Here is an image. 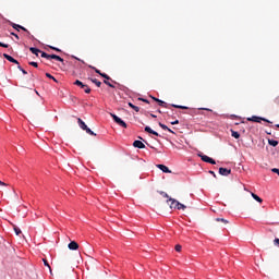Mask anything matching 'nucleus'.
Masks as SVG:
<instances>
[{
  "instance_id": "de8ad7c7",
  "label": "nucleus",
  "mask_w": 279,
  "mask_h": 279,
  "mask_svg": "<svg viewBox=\"0 0 279 279\" xmlns=\"http://www.w3.org/2000/svg\"><path fill=\"white\" fill-rule=\"evenodd\" d=\"M23 75H27V71H25L24 69L22 70Z\"/></svg>"
},
{
  "instance_id": "b1692460",
  "label": "nucleus",
  "mask_w": 279,
  "mask_h": 279,
  "mask_svg": "<svg viewBox=\"0 0 279 279\" xmlns=\"http://www.w3.org/2000/svg\"><path fill=\"white\" fill-rule=\"evenodd\" d=\"M90 69H94V71H95V73H97L98 75H104V73H101V71L100 70H97V68H95V66H89Z\"/></svg>"
},
{
  "instance_id": "a19ab883",
  "label": "nucleus",
  "mask_w": 279,
  "mask_h": 279,
  "mask_svg": "<svg viewBox=\"0 0 279 279\" xmlns=\"http://www.w3.org/2000/svg\"><path fill=\"white\" fill-rule=\"evenodd\" d=\"M199 110H207V112H213V109H208V108H199Z\"/></svg>"
},
{
  "instance_id": "aec40b11",
  "label": "nucleus",
  "mask_w": 279,
  "mask_h": 279,
  "mask_svg": "<svg viewBox=\"0 0 279 279\" xmlns=\"http://www.w3.org/2000/svg\"><path fill=\"white\" fill-rule=\"evenodd\" d=\"M93 84H95L98 88H101V82L97 78H92Z\"/></svg>"
},
{
  "instance_id": "39448f33",
  "label": "nucleus",
  "mask_w": 279,
  "mask_h": 279,
  "mask_svg": "<svg viewBox=\"0 0 279 279\" xmlns=\"http://www.w3.org/2000/svg\"><path fill=\"white\" fill-rule=\"evenodd\" d=\"M198 157L203 160V162H208L209 165H217V161H215V159L206 155L198 154Z\"/></svg>"
},
{
  "instance_id": "c9c22d12",
  "label": "nucleus",
  "mask_w": 279,
  "mask_h": 279,
  "mask_svg": "<svg viewBox=\"0 0 279 279\" xmlns=\"http://www.w3.org/2000/svg\"><path fill=\"white\" fill-rule=\"evenodd\" d=\"M0 47H3L4 49H8V47H10V45L3 44V43L0 41Z\"/></svg>"
},
{
  "instance_id": "49530a36",
  "label": "nucleus",
  "mask_w": 279,
  "mask_h": 279,
  "mask_svg": "<svg viewBox=\"0 0 279 279\" xmlns=\"http://www.w3.org/2000/svg\"><path fill=\"white\" fill-rule=\"evenodd\" d=\"M167 132H170L171 134H175V132H173V130L171 129L167 130Z\"/></svg>"
},
{
  "instance_id": "f03ea898",
  "label": "nucleus",
  "mask_w": 279,
  "mask_h": 279,
  "mask_svg": "<svg viewBox=\"0 0 279 279\" xmlns=\"http://www.w3.org/2000/svg\"><path fill=\"white\" fill-rule=\"evenodd\" d=\"M110 117L113 119V121L120 125L121 128H128V123L125 121L121 120L117 114L110 113Z\"/></svg>"
},
{
  "instance_id": "72a5a7b5",
  "label": "nucleus",
  "mask_w": 279,
  "mask_h": 279,
  "mask_svg": "<svg viewBox=\"0 0 279 279\" xmlns=\"http://www.w3.org/2000/svg\"><path fill=\"white\" fill-rule=\"evenodd\" d=\"M160 195H162V197H166L167 199H169V194H167V192H160Z\"/></svg>"
},
{
  "instance_id": "ddd939ff",
  "label": "nucleus",
  "mask_w": 279,
  "mask_h": 279,
  "mask_svg": "<svg viewBox=\"0 0 279 279\" xmlns=\"http://www.w3.org/2000/svg\"><path fill=\"white\" fill-rule=\"evenodd\" d=\"M50 60H57L58 62H64V59H62L60 56H57V54H50Z\"/></svg>"
},
{
  "instance_id": "7ed1b4c3",
  "label": "nucleus",
  "mask_w": 279,
  "mask_h": 279,
  "mask_svg": "<svg viewBox=\"0 0 279 279\" xmlns=\"http://www.w3.org/2000/svg\"><path fill=\"white\" fill-rule=\"evenodd\" d=\"M75 86H80V88H83L84 89V93H86L87 95L90 94V87H88V85L82 83V81L80 80H76L74 82Z\"/></svg>"
},
{
  "instance_id": "f257e3e1",
  "label": "nucleus",
  "mask_w": 279,
  "mask_h": 279,
  "mask_svg": "<svg viewBox=\"0 0 279 279\" xmlns=\"http://www.w3.org/2000/svg\"><path fill=\"white\" fill-rule=\"evenodd\" d=\"M77 123L78 128H81V130H84L86 134H89V136H97V134L93 132V130H90L88 125H86L82 118H77Z\"/></svg>"
},
{
  "instance_id": "412c9836",
  "label": "nucleus",
  "mask_w": 279,
  "mask_h": 279,
  "mask_svg": "<svg viewBox=\"0 0 279 279\" xmlns=\"http://www.w3.org/2000/svg\"><path fill=\"white\" fill-rule=\"evenodd\" d=\"M172 108H179L180 110H189V107L186 106H180V105H171Z\"/></svg>"
},
{
  "instance_id": "2f4dec72",
  "label": "nucleus",
  "mask_w": 279,
  "mask_h": 279,
  "mask_svg": "<svg viewBox=\"0 0 279 279\" xmlns=\"http://www.w3.org/2000/svg\"><path fill=\"white\" fill-rule=\"evenodd\" d=\"M104 84H106L107 86H109L110 88H114V85H112L110 82L108 81H104Z\"/></svg>"
},
{
  "instance_id": "1a4fd4ad",
  "label": "nucleus",
  "mask_w": 279,
  "mask_h": 279,
  "mask_svg": "<svg viewBox=\"0 0 279 279\" xmlns=\"http://www.w3.org/2000/svg\"><path fill=\"white\" fill-rule=\"evenodd\" d=\"M133 147H136L137 149H145V144L138 140H136L134 143H133Z\"/></svg>"
},
{
  "instance_id": "423d86ee",
  "label": "nucleus",
  "mask_w": 279,
  "mask_h": 279,
  "mask_svg": "<svg viewBox=\"0 0 279 279\" xmlns=\"http://www.w3.org/2000/svg\"><path fill=\"white\" fill-rule=\"evenodd\" d=\"M219 173L220 175L228 177L232 173V170L227 168H219Z\"/></svg>"
},
{
  "instance_id": "473e14b6",
  "label": "nucleus",
  "mask_w": 279,
  "mask_h": 279,
  "mask_svg": "<svg viewBox=\"0 0 279 279\" xmlns=\"http://www.w3.org/2000/svg\"><path fill=\"white\" fill-rule=\"evenodd\" d=\"M145 132H147L148 134H151V133H154V130H151V128H149V126H146Z\"/></svg>"
},
{
  "instance_id": "c03bdc74",
  "label": "nucleus",
  "mask_w": 279,
  "mask_h": 279,
  "mask_svg": "<svg viewBox=\"0 0 279 279\" xmlns=\"http://www.w3.org/2000/svg\"><path fill=\"white\" fill-rule=\"evenodd\" d=\"M150 134H154V136H159L158 132H156V131H153V133H150Z\"/></svg>"
},
{
  "instance_id": "603ef678",
  "label": "nucleus",
  "mask_w": 279,
  "mask_h": 279,
  "mask_svg": "<svg viewBox=\"0 0 279 279\" xmlns=\"http://www.w3.org/2000/svg\"><path fill=\"white\" fill-rule=\"evenodd\" d=\"M153 99H154V101H156V99H158V98H156V97H153Z\"/></svg>"
},
{
  "instance_id": "5fc2aeb1",
  "label": "nucleus",
  "mask_w": 279,
  "mask_h": 279,
  "mask_svg": "<svg viewBox=\"0 0 279 279\" xmlns=\"http://www.w3.org/2000/svg\"><path fill=\"white\" fill-rule=\"evenodd\" d=\"M276 128H279V124H276Z\"/></svg>"
},
{
  "instance_id": "f8f14e48",
  "label": "nucleus",
  "mask_w": 279,
  "mask_h": 279,
  "mask_svg": "<svg viewBox=\"0 0 279 279\" xmlns=\"http://www.w3.org/2000/svg\"><path fill=\"white\" fill-rule=\"evenodd\" d=\"M157 169H160V171H162L163 173H171V170H169V168L165 165H157Z\"/></svg>"
},
{
  "instance_id": "bb28decb",
  "label": "nucleus",
  "mask_w": 279,
  "mask_h": 279,
  "mask_svg": "<svg viewBox=\"0 0 279 279\" xmlns=\"http://www.w3.org/2000/svg\"><path fill=\"white\" fill-rule=\"evenodd\" d=\"M31 66H35V69H38V62L31 61L28 62Z\"/></svg>"
},
{
  "instance_id": "58836bf2",
  "label": "nucleus",
  "mask_w": 279,
  "mask_h": 279,
  "mask_svg": "<svg viewBox=\"0 0 279 279\" xmlns=\"http://www.w3.org/2000/svg\"><path fill=\"white\" fill-rule=\"evenodd\" d=\"M138 101H144V104H149V100H147L145 98H138Z\"/></svg>"
},
{
  "instance_id": "a211bd4d",
  "label": "nucleus",
  "mask_w": 279,
  "mask_h": 279,
  "mask_svg": "<svg viewBox=\"0 0 279 279\" xmlns=\"http://www.w3.org/2000/svg\"><path fill=\"white\" fill-rule=\"evenodd\" d=\"M231 136H233V138H241V134L234 130H231Z\"/></svg>"
},
{
  "instance_id": "9b49d317",
  "label": "nucleus",
  "mask_w": 279,
  "mask_h": 279,
  "mask_svg": "<svg viewBox=\"0 0 279 279\" xmlns=\"http://www.w3.org/2000/svg\"><path fill=\"white\" fill-rule=\"evenodd\" d=\"M68 247H69V250H73V251L80 250V244H77V242H75V241H72L68 244Z\"/></svg>"
},
{
  "instance_id": "20e7f679",
  "label": "nucleus",
  "mask_w": 279,
  "mask_h": 279,
  "mask_svg": "<svg viewBox=\"0 0 279 279\" xmlns=\"http://www.w3.org/2000/svg\"><path fill=\"white\" fill-rule=\"evenodd\" d=\"M247 121H252L253 123H260V121H265L266 123H271V121L258 116H253L251 118H247Z\"/></svg>"
},
{
  "instance_id": "7c9ffc66",
  "label": "nucleus",
  "mask_w": 279,
  "mask_h": 279,
  "mask_svg": "<svg viewBox=\"0 0 279 279\" xmlns=\"http://www.w3.org/2000/svg\"><path fill=\"white\" fill-rule=\"evenodd\" d=\"M159 128H162L163 130H169V126H167L166 124H163L162 122H159Z\"/></svg>"
},
{
  "instance_id": "79ce46f5",
  "label": "nucleus",
  "mask_w": 279,
  "mask_h": 279,
  "mask_svg": "<svg viewBox=\"0 0 279 279\" xmlns=\"http://www.w3.org/2000/svg\"><path fill=\"white\" fill-rule=\"evenodd\" d=\"M178 123H180V121L175 120V121L171 122V125H178Z\"/></svg>"
},
{
  "instance_id": "0eeeda50",
  "label": "nucleus",
  "mask_w": 279,
  "mask_h": 279,
  "mask_svg": "<svg viewBox=\"0 0 279 279\" xmlns=\"http://www.w3.org/2000/svg\"><path fill=\"white\" fill-rule=\"evenodd\" d=\"M11 26L13 27V29H16L17 32H19V29H22L23 32H26V34H29V31H27V28H25L19 24L11 23Z\"/></svg>"
},
{
  "instance_id": "c756f323",
  "label": "nucleus",
  "mask_w": 279,
  "mask_h": 279,
  "mask_svg": "<svg viewBox=\"0 0 279 279\" xmlns=\"http://www.w3.org/2000/svg\"><path fill=\"white\" fill-rule=\"evenodd\" d=\"M174 250H175V252H182V245L177 244V245L174 246Z\"/></svg>"
},
{
  "instance_id": "ea45409f",
  "label": "nucleus",
  "mask_w": 279,
  "mask_h": 279,
  "mask_svg": "<svg viewBox=\"0 0 279 279\" xmlns=\"http://www.w3.org/2000/svg\"><path fill=\"white\" fill-rule=\"evenodd\" d=\"M271 171H272V173H277V175H279V169L278 168H274Z\"/></svg>"
},
{
  "instance_id": "6ab92c4d",
  "label": "nucleus",
  "mask_w": 279,
  "mask_h": 279,
  "mask_svg": "<svg viewBox=\"0 0 279 279\" xmlns=\"http://www.w3.org/2000/svg\"><path fill=\"white\" fill-rule=\"evenodd\" d=\"M268 144L271 145V147H278V141L276 140H268Z\"/></svg>"
},
{
  "instance_id": "c85d7f7f",
  "label": "nucleus",
  "mask_w": 279,
  "mask_h": 279,
  "mask_svg": "<svg viewBox=\"0 0 279 279\" xmlns=\"http://www.w3.org/2000/svg\"><path fill=\"white\" fill-rule=\"evenodd\" d=\"M14 232H15V234L19 236V234H21V229L19 228V227H14Z\"/></svg>"
},
{
  "instance_id": "5701e85b",
  "label": "nucleus",
  "mask_w": 279,
  "mask_h": 279,
  "mask_svg": "<svg viewBox=\"0 0 279 279\" xmlns=\"http://www.w3.org/2000/svg\"><path fill=\"white\" fill-rule=\"evenodd\" d=\"M41 53V58H46V60H51V54H48L47 52H40Z\"/></svg>"
},
{
  "instance_id": "e433bc0d",
  "label": "nucleus",
  "mask_w": 279,
  "mask_h": 279,
  "mask_svg": "<svg viewBox=\"0 0 279 279\" xmlns=\"http://www.w3.org/2000/svg\"><path fill=\"white\" fill-rule=\"evenodd\" d=\"M274 245H276L277 247H279V239H278V238H276V239L274 240Z\"/></svg>"
},
{
  "instance_id": "6e6552de",
  "label": "nucleus",
  "mask_w": 279,
  "mask_h": 279,
  "mask_svg": "<svg viewBox=\"0 0 279 279\" xmlns=\"http://www.w3.org/2000/svg\"><path fill=\"white\" fill-rule=\"evenodd\" d=\"M3 58H5V60H8L9 62H12L13 64H19V61H16V59L8 53H3Z\"/></svg>"
},
{
  "instance_id": "4c0bfd02",
  "label": "nucleus",
  "mask_w": 279,
  "mask_h": 279,
  "mask_svg": "<svg viewBox=\"0 0 279 279\" xmlns=\"http://www.w3.org/2000/svg\"><path fill=\"white\" fill-rule=\"evenodd\" d=\"M50 47V49H52L53 51H58V52H61L62 50H60L59 48H56V47H53V46H49Z\"/></svg>"
},
{
  "instance_id": "cd10ccee",
  "label": "nucleus",
  "mask_w": 279,
  "mask_h": 279,
  "mask_svg": "<svg viewBox=\"0 0 279 279\" xmlns=\"http://www.w3.org/2000/svg\"><path fill=\"white\" fill-rule=\"evenodd\" d=\"M100 77H104L106 81L112 80V78H111L110 76H108V74H106V73L100 74Z\"/></svg>"
},
{
  "instance_id": "8fccbe9b",
  "label": "nucleus",
  "mask_w": 279,
  "mask_h": 279,
  "mask_svg": "<svg viewBox=\"0 0 279 279\" xmlns=\"http://www.w3.org/2000/svg\"><path fill=\"white\" fill-rule=\"evenodd\" d=\"M150 117H151L153 119H156V114H154V113H150Z\"/></svg>"
},
{
  "instance_id": "393cba45",
  "label": "nucleus",
  "mask_w": 279,
  "mask_h": 279,
  "mask_svg": "<svg viewBox=\"0 0 279 279\" xmlns=\"http://www.w3.org/2000/svg\"><path fill=\"white\" fill-rule=\"evenodd\" d=\"M46 77H48L49 80H53V82H58V80H56V77H53V75H51L50 73H46Z\"/></svg>"
},
{
  "instance_id": "3c124183",
  "label": "nucleus",
  "mask_w": 279,
  "mask_h": 279,
  "mask_svg": "<svg viewBox=\"0 0 279 279\" xmlns=\"http://www.w3.org/2000/svg\"><path fill=\"white\" fill-rule=\"evenodd\" d=\"M17 69L20 70V71H22L23 69L21 68V65H17Z\"/></svg>"
},
{
  "instance_id": "f3484780",
  "label": "nucleus",
  "mask_w": 279,
  "mask_h": 279,
  "mask_svg": "<svg viewBox=\"0 0 279 279\" xmlns=\"http://www.w3.org/2000/svg\"><path fill=\"white\" fill-rule=\"evenodd\" d=\"M129 107L132 108L133 110H135V112H141V108H138L137 106H135L132 102H129Z\"/></svg>"
},
{
  "instance_id": "f704fd0d",
  "label": "nucleus",
  "mask_w": 279,
  "mask_h": 279,
  "mask_svg": "<svg viewBox=\"0 0 279 279\" xmlns=\"http://www.w3.org/2000/svg\"><path fill=\"white\" fill-rule=\"evenodd\" d=\"M216 221H221L222 223H228V220L223 218H216Z\"/></svg>"
},
{
  "instance_id": "864d4df0",
  "label": "nucleus",
  "mask_w": 279,
  "mask_h": 279,
  "mask_svg": "<svg viewBox=\"0 0 279 279\" xmlns=\"http://www.w3.org/2000/svg\"><path fill=\"white\" fill-rule=\"evenodd\" d=\"M75 60H78V61H81V60H80L78 58H76V57H75Z\"/></svg>"
},
{
  "instance_id": "09e8293b",
  "label": "nucleus",
  "mask_w": 279,
  "mask_h": 279,
  "mask_svg": "<svg viewBox=\"0 0 279 279\" xmlns=\"http://www.w3.org/2000/svg\"><path fill=\"white\" fill-rule=\"evenodd\" d=\"M209 173L216 178L215 171H209Z\"/></svg>"
},
{
  "instance_id": "37998d69",
  "label": "nucleus",
  "mask_w": 279,
  "mask_h": 279,
  "mask_svg": "<svg viewBox=\"0 0 279 279\" xmlns=\"http://www.w3.org/2000/svg\"><path fill=\"white\" fill-rule=\"evenodd\" d=\"M11 36H14L16 38V40L20 39V37L15 33H11Z\"/></svg>"
},
{
  "instance_id": "2eb2a0df",
  "label": "nucleus",
  "mask_w": 279,
  "mask_h": 279,
  "mask_svg": "<svg viewBox=\"0 0 279 279\" xmlns=\"http://www.w3.org/2000/svg\"><path fill=\"white\" fill-rule=\"evenodd\" d=\"M251 195H252L253 199H255V202L263 204V198H260L258 195H256L255 193H252Z\"/></svg>"
},
{
  "instance_id": "9d476101",
  "label": "nucleus",
  "mask_w": 279,
  "mask_h": 279,
  "mask_svg": "<svg viewBox=\"0 0 279 279\" xmlns=\"http://www.w3.org/2000/svg\"><path fill=\"white\" fill-rule=\"evenodd\" d=\"M167 204H170V208H178V201L175 198H168Z\"/></svg>"
},
{
  "instance_id": "4be33fe9",
  "label": "nucleus",
  "mask_w": 279,
  "mask_h": 279,
  "mask_svg": "<svg viewBox=\"0 0 279 279\" xmlns=\"http://www.w3.org/2000/svg\"><path fill=\"white\" fill-rule=\"evenodd\" d=\"M156 101H157V104H158L159 106H161V108H167V102H165V101H162V100H160V99H156Z\"/></svg>"
},
{
  "instance_id": "4468645a",
  "label": "nucleus",
  "mask_w": 279,
  "mask_h": 279,
  "mask_svg": "<svg viewBox=\"0 0 279 279\" xmlns=\"http://www.w3.org/2000/svg\"><path fill=\"white\" fill-rule=\"evenodd\" d=\"M29 51H31L32 53H34L35 56H38V53H43V51H41L40 49L35 48V47H31V48H29Z\"/></svg>"
},
{
  "instance_id": "dca6fc26",
  "label": "nucleus",
  "mask_w": 279,
  "mask_h": 279,
  "mask_svg": "<svg viewBox=\"0 0 279 279\" xmlns=\"http://www.w3.org/2000/svg\"><path fill=\"white\" fill-rule=\"evenodd\" d=\"M185 208H186V205H184V204H182L180 202L177 203V209L178 210H185Z\"/></svg>"
},
{
  "instance_id": "a18cd8bd",
  "label": "nucleus",
  "mask_w": 279,
  "mask_h": 279,
  "mask_svg": "<svg viewBox=\"0 0 279 279\" xmlns=\"http://www.w3.org/2000/svg\"><path fill=\"white\" fill-rule=\"evenodd\" d=\"M0 186H8L4 182L0 181Z\"/></svg>"
},
{
  "instance_id": "a878e982",
  "label": "nucleus",
  "mask_w": 279,
  "mask_h": 279,
  "mask_svg": "<svg viewBox=\"0 0 279 279\" xmlns=\"http://www.w3.org/2000/svg\"><path fill=\"white\" fill-rule=\"evenodd\" d=\"M43 260H44L45 267H48V269L50 270V274H51V266L49 265V262H47V259H43Z\"/></svg>"
}]
</instances>
